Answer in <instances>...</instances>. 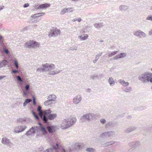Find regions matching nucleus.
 <instances>
[{
  "label": "nucleus",
  "mask_w": 152,
  "mask_h": 152,
  "mask_svg": "<svg viewBox=\"0 0 152 152\" xmlns=\"http://www.w3.org/2000/svg\"><path fill=\"white\" fill-rule=\"evenodd\" d=\"M139 79L143 83H148L150 82L152 83V73L146 72L139 75Z\"/></svg>",
  "instance_id": "obj_1"
},
{
  "label": "nucleus",
  "mask_w": 152,
  "mask_h": 152,
  "mask_svg": "<svg viewBox=\"0 0 152 152\" xmlns=\"http://www.w3.org/2000/svg\"><path fill=\"white\" fill-rule=\"evenodd\" d=\"M76 121V119L75 118H72L70 119H64L61 125V128L62 129H65L69 128L73 125Z\"/></svg>",
  "instance_id": "obj_2"
},
{
  "label": "nucleus",
  "mask_w": 152,
  "mask_h": 152,
  "mask_svg": "<svg viewBox=\"0 0 152 152\" xmlns=\"http://www.w3.org/2000/svg\"><path fill=\"white\" fill-rule=\"evenodd\" d=\"M41 130L42 133L45 134H47V132L43 126H41L39 128L38 126H33L26 133V135L27 136L31 135L32 134H34L36 132H38L39 130Z\"/></svg>",
  "instance_id": "obj_3"
},
{
  "label": "nucleus",
  "mask_w": 152,
  "mask_h": 152,
  "mask_svg": "<svg viewBox=\"0 0 152 152\" xmlns=\"http://www.w3.org/2000/svg\"><path fill=\"white\" fill-rule=\"evenodd\" d=\"M45 66H46V72H49V74L50 75H54L61 72L62 70H59L58 71H54L55 69L54 64H48L46 63L45 64Z\"/></svg>",
  "instance_id": "obj_4"
},
{
  "label": "nucleus",
  "mask_w": 152,
  "mask_h": 152,
  "mask_svg": "<svg viewBox=\"0 0 152 152\" xmlns=\"http://www.w3.org/2000/svg\"><path fill=\"white\" fill-rule=\"evenodd\" d=\"M25 46L27 48H33L39 47V44L37 42L32 40L26 42L25 43Z\"/></svg>",
  "instance_id": "obj_5"
},
{
  "label": "nucleus",
  "mask_w": 152,
  "mask_h": 152,
  "mask_svg": "<svg viewBox=\"0 0 152 152\" xmlns=\"http://www.w3.org/2000/svg\"><path fill=\"white\" fill-rule=\"evenodd\" d=\"M57 116V115L55 113H50L47 117L45 116H41V118L43 122L45 124L48 123V120H51L54 119Z\"/></svg>",
  "instance_id": "obj_6"
},
{
  "label": "nucleus",
  "mask_w": 152,
  "mask_h": 152,
  "mask_svg": "<svg viewBox=\"0 0 152 152\" xmlns=\"http://www.w3.org/2000/svg\"><path fill=\"white\" fill-rule=\"evenodd\" d=\"M94 114L93 113H88L82 115L80 118V121L84 122L86 121H90L92 119L94 116Z\"/></svg>",
  "instance_id": "obj_7"
},
{
  "label": "nucleus",
  "mask_w": 152,
  "mask_h": 152,
  "mask_svg": "<svg viewBox=\"0 0 152 152\" xmlns=\"http://www.w3.org/2000/svg\"><path fill=\"white\" fill-rule=\"evenodd\" d=\"M60 33V30L58 29L57 28H53L50 30L48 34L49 37H55L57 36Z\"/></svg>",
  "instance_id": "obj_8"
},
{
  "label": "nucleus",
  "mask_w": 152,
  "mask_h": 152,
  "mask_svg": "<svg viewBox=\"0 0 152 152\" xmlns=\"http://www.w3.org/2000/svg\"><path fill=\"white\" fill-rule=\"evenodd\" d=\"M50 6V4L45 3L41 4H38L35 5L34 7L35 9L39 10H43L46 9Z\"/></svg>",
  "instance_id": "obj_9"
},
{
  "label": "nucleus",
  "mask_w": 152,
  "mask_h": 152,
  "mask_svg": "<svg viewBox=\"0 0 152 152\" xmlns=\"http://www.w3.org/2000/svg\"><path fill=\"white\" fill-rule=\"evenodd\" d=\"M115 134V132L113 131H110L104 132L102 133L100 137L102 138H106L107 137L113 136Z\"/></svg>",
  "instance_id": "obj_10"
},
{
  "label": "nucleus",
  "mask_w": 152,
  "mask_h": 152,
  "mask_svg": "<svg viewBox=\"0 0 152 152\" xmlns=\"http://www.w3.org/2000/svg\"><path fill=\"white\" fill-rule=\"evenodd\" d=\"M26 126H17L14 129V132L16 133L21 132L23 131L26 128Z\"/></svg>",
  "instance_id": "obj_11"
},
{
  "label": "nucleus",
  "mask_w": 152,
  "mask_h": 152,
  "mask_svg": "<svg viewBox=\"0 0 152 152\" xmlns=\"http://www.w3.org/2000/svg\"><path fill=\"white\" fill-rule=\"evenodd\" d=\"M134 35L140 37H145L146 36V34L141 30H138L137 31H134L133 32Z\"/></svg>",
  "instance_id": "obj_12"
},
{
  "label": "nucleus",
  "mask_w": 152,
  "mask_h": 152,
  "mask_svg": "<svg viewBox=\"0 0 152 152\" xmlns=\"http://www.w3.org/2000/svg\"><path fill=\"white\" fill-rule=\"evenodd\" d=\"M82 99L80 96L78 95L73 98V103L77 104L79 103L81 100Z\"/></svg>",
  "instance_id": "obj_13"
},
{
  "label": "nucleus",
  "mask_w": 152,
  "mask_h": 152,
  "mask_svg": "<svg viewBox=\"0 0 152 152\" xmlns=\"http://www.w3.org/2000/svg\"><path fill=\"white\" fill-rule=\"evenodd\" d=\"M9 64V62L6 59L0 61V69L4 67L6 65H8Z\"/></svg>",
  "instance_id": "obj_14"
},
{
  "label": "nucleus",
  "mask_w": 152,
  "mask_h": 152,
  "mask_svg": "<svg viewBox=\"0 0 152 152\" xmlns=\"http://www.w3.org/2000/svg\"><path fill=\"white\" fill-rule=\"evenodd\" d=\"M56 126H48L47 129L49 133L50 134H53L56 131Z\"/></svg>",
  "instance_id": "obj_15"
},
{
  "label": "nucleus",
  "mask_w": 152,
  "mask_h": 152,
  "mask_svg": "<svg viewBox=\"0 0 152 152\" xmlns=\"http://www.w3.org/2000/svg\"><path fill=\"white\" fill-rule=\"evenodd\" d=\"M1 142L3 144L8 145L10 143V140L7 138L4 137L2 139Z\"/></svg>",
  "instance_id": "obj_16"
},
{
  "label": "nucleus",
  "mask_w": 152,
  "mask_h": 152,
  "mask_svg": "<svg viewBox=\"0 0 152 152\" xmlns=\"http://www.w3.org/2000/svg\"><path fill=\"white\" fill-rule=\"evenodd\" d=\"M28 119V118L26 117H24L23 118H20L17 120V122L23 124L24 123L26 122V121H27Z\"/></svg>",
  "instance_id": "obj_17"
},
{
  "label": "nucleus",
  "mask_w": 152,
  "mask_h": 152,
  "mask_svg": "<svg viewBox=\"0 0 152 152\" xmlns=\"http://www.w3.org/2000/svg\"><path fill=\"white\" fill-rule=\"evenodd\" d=\"M45 65V64H42V67L38 68L37 69V71L40 72H46L45 69L46 68V66H45V65Z\"/></svg>",
  "instance_id": "obj_18"
},
{
  "label": "nucleus",
  "mask_w": 152,
  "mask_h": 152,
  "mask_svg": "<svg viewBox=\"0 0 152 152\" xmlns=\"http://www.w3.org/2000/svg\"><path fill=\"white\" fill-rule=\"evenodd\" d=\"M45 13L43 12L38 13H36L33 15L32 17V18L34 19V20H36L37 18H38L39 17H40L42 15H44Z\"/></svg>",
  "instance_id": "obj_19"
},
{
  "label": "nucleus",
  "mask_w": 152,
  "mask_h": 152,
  "mask_svg": "<svg viewBox=\"0 0 152 152\" xmlns=\"http://www.w3.org/2000/svg\"><path fill=\"white\" fill-rule=\"evenodd\" d=\"M45 13L43 12L38 13H36L33 15L32 17V18L34 19V20H36L37 18H38L39 17H40L42 15H44Z\"/></svg>",
  "instance_id": "obj_20"
},
{
  "label": "nucleus",
  "mask_w": 152,
  "mask_h": 152,
  "mask_svg": "<svg viewBox=\"0 0 152 152\" xmlns=\"http://www.w3.org/2000/svg\"><path fill=\"white\" fill-rule=\"evenodd\" d=\"M56 96L55 94H51L48 96L47 99H50L52 102H54L56 99Z\"/></svg>",
  "instance_id": "obj_21"
},
{
  "label": "nucleus",
  "mask_w": 152,
  "mask_h": 152,
  "mask_svg": "<svg viewBox=\"0 0 152 152\" xmlns=\"http://www.w3.org/2000/svg\"><path fill=\"white\" fill-rule=\"evenodd\" d=\"M83 144L80 143H76L75 145V149H78L79 150L83 148Z\"/></svg>",
  "instance_id": "obj_22"
},
{
  "label": "nucleus",
  "mask_w": 152,
  "mask_h": 152,
  "mask_svg": "<svg viewBox=\"0 0 152 152\" xmlns=\"http://www.w3.org/2000/svg\"><path fill=\"white\" fill-rule=\"evenodd\" d=\"M104 26L103 23H95L94 24V27L98 29H99L102 27Z\"/></svg>",
  "instance_id": "obj_23"
},
{
  "label": "nucleus",
  "mask_w": 152,
  "mask_h": 152,
  "mask_svg": "<svg viewBox=\"0 0 152 152\" xmlns=\"http://www.w3.org/2000/svg\"><path fill=\"white\" fill-rule=\"evenodd\" d=\"M140 145V142H131L129 144L130 146L134 147H136Z\"/></svg>",
  "instance_id": "obj_24"
},
{
  "label": "nucleus",
  "mask_w": 152,
  "mask_h": 152,
  "mask_svg": "<svg viewBox=\"0 0 152 152\" xmlns=\"http://www.w3.org/2000/svg\"><path fill=\"white\" fill-rule=\"evenodd\" d=\"M114 125V122L113 121H109L106 124L105 127H108L109 126L113 127Z\"/></svg>",
  "instance_id": "obj_25"
},
{
  "label": "nucleus",
  "mask_w": 152,
  "mask_h": 152,
  "mask_svg": "<svg viewBox=\"0 0 152 152\" xmlns=\"http://www.w3.org/2000/svg\"><path fill=\"white\" fill-rule=\"evenodd\" d=\"M51 113V111L50 109L44 110H43V113L44 114L43 116H45L46 117H47Z\"/></svg>",
  "instance_id": "obj_26"
},
{
  "label": "nucleus",
  "mask_w": 152,
  "mask_h": 152,
  "mask_svg": "<svg viewBox=\"0 0 152 152\" xmlns=\"http://www.w3.org/2000/svg\"><path fill=\"white\" fill-rule=\"evenodd\" d=\"M88 37L87 34H83L78 36V38H80L81 40H84L87 39Z\"/></svg>",
  "instance_id": "obj_27"
},
{
  "label": "nucleus",
  "mask_w": 152,
  "mask_h": 152,
  "mask_svg": "<svg viewBox=\"0 0 152 152\" xmlns=\"http://www.w3.org/2000/svg\"><path fill=\"white\" fill-rule=\"evenodd\" d=\"M108 82L109 83L110 86H113L114 85L115 83L112 77H109L108 80Z\"/></svg>",
  "instance_id": "obj_28"
},
{
  "label": "nucleus",
  "mask_w": 152,
  "mask_h": 152,
  "mask_svg": "<svg viewBox=\"0 0 152 152\" xmlns=\"http://www.w3.org/2000/svg\"><path fill=\"white\" fill-rule=\"evenodd\" d=\"M136 127H132L127 129L125 131L126 132H130L132 131L135 130L136 129Z\"/></svg>",
  "instance_id": "obj_29"
},
{
  "label": "nucleus",
  "mask_w": 152,
  "mask_h": 152,
  "mask_svg": "<svg viewBox=\"0 0 152 152\" xmlns=\"http://www.w3.org/2000/svg\"><path fill=\"white\" fill-rule=\"evenodd\" d=\"M124 57V53H121L120 54H118L117 55L115 56L114 59L117 60L118 58H122Z\"/></svg>",
  "instance_id": "obj_30"
},
{
  "label": "nucleus",
  "mask_w": 152,
  "mask_h": 152,
  "mask_svg": "<svg viewBox=\"0 0 152 152\" xmlns=\"http://www.w3.org/2000/svg\"><path fill=\"white\" fill-rule=\"evenodd\" d=\"M31 101V100L30 99H26L25 100L24 103H23V106H25L27 105V104L28 103H29Z\"/></svg>",
  "instance_id": "obj_31"
},
{
  "label": "nucleus",
  "mask_w": 152,
  "mask_h": 152,
  "mask_svg": "<svg viewBox=\"0 0 152 152\" xmlns=\"http://www.w3.org/2000/svg\"><path fill=\"white\" fill-rule=\"evenodd\" d=\"M53 102L50 99H48V100L44 102V104L45 105L48 106L51 104Z\"/></svg>",
  "instance_id": "obj_32"
},
{
  "label": "nucleus",
  "mask_w": 152,
  "mask_h": 152,
  "mask_svg": "<svg viewBox=\"0 0 152 152\" xmlns=\"http://www.w3.org/2000/svg\"><path fill=\"white\" fill-rule=\"evenodd\" d=\"M132 91V87H126L125 88H124V91L129 92H130Z\"/></svg>",
  "instance_id": "obj_33"
},
{
  "label": "nucleus",
  "mask_w": 152,
  "mask_h": 152,
  "mask_svg": "<svg viewBox=\"0 0 152 152\" xmlns=\"http://www.w3.org/2000/svg\"><path fill=\"white\" fill-rule=\"evenodd\" d=\"M31 112L32 113V114L33 116L34 117L35 119L37 120H38L39 119V117L38 116L36 115L35 113L34 112V111L33 110H32L31 111Z\"/></svg>",
  "instance_id": "obj_34"
},
{
  "label": "nucleus",
  "mask_w": 152,
  "mask_h": 152,
  "mask_svg": "<svg viewBox=\"0 0 152 152\" xmlns=\"http://www.w3.org/2000/svg\"><path fill=\"white\" fill-rule=\"evenodd\" d=\"M118 51H114L109 53L108 55L109 57H112L117 53Z\"/></svg>",
  "instance_id": "obj_35"
},
{
  "label": "nucleus",
  "mask_w": 152,
  "mask_h": 152,
  "mask_svg": "<svg viewBox=\"0 0 152 152\" xmlns=\"http://www.w3.org/2000/svg\"><path fill=\"white\" fill-rule=\"evenodd\" d=\"M86 151L88 152H94V149L93 148H88L86 149Z\"/></svg>",
  "instance_id": "obj_36"
},
{
  "label": "nucleus",
  "mask_w": 152,
  "mask_h": 152,
  "mask_svg": "<svg viewBox=\"0 0 152 152\" xmlns=\"http://www.w3.org/2000/svg\"><path fill=\"white\" fill-rule=\"evenodd\" d=\"M114 143V142L113 141H110V142H107L105 144V146H107L109 145H112Z\"/></svg>",
  "instance_id": "obj_37"
},
{
  "label": "nucleus",
  "mask_w": 152,
  "mask_h": 152,
  "mask_svg": "<svg viewBox=\"0 0 152 152\" xmlns=\"http://www.w3.org/2000/svg\"><path fill=\"white\" fill-rule=\"evenodd\" d=\"M65 8L66 12H72V8L71 7L66 8Z\"/></svg>",
  "instance_id": "obj_38"
},
{
  "label": "nucleus",
  "mask_w": 152,
  "mask_h": 152,
  "mask_svg": "<svg viewBox=\"0 0 152 152\" xmlns=\"http://www.w3.org/2000/svg\"><path fill=\"white\" fill-rule=\"evenodd\" d=\"M98 77V76L96 75H93L91 76V78L93 80H95Z\"/></svg>",
  "instance_id": "obj_39"
},
{
  "label": "nucleus",
  "mask_w": 152,
  "mask_h": 152,
  "mask_svg": "<svg viewBox=\"0 0 152 152\" xmlns=\"http://www.w3.org/2000/svg\"><path fill=\"white\" fill-rule=\"evenodd\" d=\"M51 147V148H52V150H53V151L54 150L56 151H58L59 150V149L57 148V146H56L55 145H52Z\"/></svg>",
  "instance_id": "obj_40"
},
{
  "label": "nucleus",
  "mask_w": 152,
  "mask_h": 152,
  "mask_svg": "<svg viewBox=\"0 0 152 152\" xmlns=\"http://www.w3.org/2000/svg\"><path fill=\"white\" fill-rule=\"evenodd\" d=\"M52 149L51 148H50L44 151L43 152H54V151L52 150Z\"/></svg>",
  "instance_id": "obj_41"
},
{
  "label": "nucleus",
  "mask_w": 152,
  "mask_h": 152,
  "mask_svg": "<svg viewBox=\"0 0 152 152\" xmlns=\"http://www.w3.org/2000/svg\"><path fill=\"white\" fill-rule=\"evenodd\" d=\"M29 93L28 91H23V97H26Z\"/></svg>",
  "instance_id": "obj_42"
},
{
  "label": "nucleus",
  "mask_w": 152,
  "mask_h": 152,
  "mask_svg": "<svg viewBox=\"0 0 152 152\" xmlns=\"http://www.w3.org/2000/svg\"><path fill=\"white\" fill-rule=\"evenodd\" d=\"M29 28V27H26L21 29V31L24 32V31H27Z\"/></svg>",
  "instance_id": "obj_43"
},
{
  "label": "nucleus",
  "mask_w": 152,
  "mask_h": 152,
  "mask_svg": "<svg viewBox=\"0 0 152 152\" xmlns=\"http://www.w3.org/2000/svg\"><path fill=\"white\" fill-rule=\"evenodd\" d=\"M100 122L102 124H104L106 123V121L105 119H102L100 120Z\"/></svg>",
  "instance_id": "obj_44"
},
{
  "label": "nucleus",
  "mask_w": 152,
  "mask_h": 152,
  "mask_svg": "<svg viewBox=\"0 0 152 152\" xmlns=\"http://www.w3.org/2000/svg\"><path fill=\"white\" fill-rule=\"evenodd\" d=\"M99 59V57H98V55H96L95 57V59L93 61V62L94 63H95L97 61L98 59Z\"/></svg>",
  "instance_id": "obj_45"
},
{
  "label": "nucleus",
  "mask_w": 152,
  "mask_h": 152,
  "mask_svg": "<svg viewBox=\"0 0 152 152\" xmlns=\"http://www.w3.org/2000/svg\"><path fill=\"white\" fill-rule=\"evenodd\" d=\"M146 20L152 21V15L148 16L146 18Z\"/></svg>",
  "instance_id": "obj_46"
},
{
  "label": "nucleus",
  "mask_w": 152,
  "mask_h": 152,
  "mask_svg": "<svg viewBox=\"0 0 152 152\" xmlns=\"http://www.w3.org/2000/svg\"><path fill=\"white\" fill-rule=\"evenodd\" d=\"M139 107L140 108H139V110H143L146 108V107L145 106H142Z\"/></svg>",
  "instance_id": "obj_47"
},
{
  "label": "nucleus",
  "mask_w": 152,
  "mask_h": 152,
  "mask_svg": "<svg viewBox=\"0 0 152 152\" xmlns=\"http://www.w3.org/2000/svg\"><path fill=\"white\" fill-rule=\"evenodd\" d=\"M30 87V85L28 84H27L25 86V88H26V91H28V90L29 88Z\"/></svg>",
  "instance_id": "obj_48"
},
{
  "label": "nucleus",
  "mask_w": 152,
  "mask_h": 152,
  "mask_svg": "<svg viewBox=\"0 0 152 152\" xmlns=\"http://www.w3.org/2000/svg\"><path fill=\"white\" fill-rule=\"evenodd\" d=\"M77 47L76 46H75L74 47L70 48H69V50H77Z\"/></svg>",
  "instance_id": "obj_49"
},
{
  "label": "nucleus",
  "mask_w": 152,
  "mask_h": 152,
  "mask_svg": "<svg viewBox=\"0 0 152 152\" xmlns=\"http://www.w3.org/2000/svg\"><path fill=\"white\" fill-rule=\"evenodd\" d=\"M17 80L19 81L23 82V80L22 79L20 78V76L19 75H18L17 77Z\"/></svg>",
  "instance_id": "obj_50"
},
{
  "label": "nucleus",
  "mask_w": 152,
  "mask_h": 152,
  "mask_svg": "<svg viewBox=\"0 0 152 152\" xmlns=\"http://www.w3.org/2000/svg\"><path fill=\"white\" fill-rule=\"evenodd\" d=\"M15 64V66L16 68H18L19 67V66L18 65V62L16 60H15L14 61Z\"/></svg>",
  "instance_id": "obj_51"
},
{
  "label": "nucleus",
  "mask_w": 152,
  "mask_h": 152,
  "mask_svg": "<svg viewBox=\"0 0 152 152\" xmlns=\"http://www.w3.org/2000/svg\"><path fill=\"white\" fill-rule=\"evenodd\" d=\"M29 6V4L28 3H26L25 4L23 5V7L24 8H26L27 7H28Z\"/></svg>",
  "instance_id": "obj_52"
},
{
  "label": "nucleus",
  "mask_w": 152,
  "mask_h": 152,
  "mask_svg": "<svg viewBox=\"0 0 152 152\" xmlns=\"http://www.w3.org/2000/svg\"><path fill=\"white\" fill-rule=\"evenodd\" d=\"M118 82L122 85L124 84V80H121L120 79L118 80Z\"/></svg>",
  "instance_id": "obj_53"
},
{
  "label": "nucleus",
  "mask_w": 152,
  "mask_h": 152,
  "mask_svg": "<svg viewBox=\"0 0 152 152\" xmlns=\"http://www.w3.org/2000/svg\"><path fill=\"white\" fill-rule=\"evenodd\" d=\"M3 50L7 54H9V52L8 50L7 49L5 48V49H3Z\"/></svg>",
  "instance_id": "obj_54"
},
{
  "label": "nucleus",
  "mask_w": 152,
  "mask_h": 152,
  "mask_svg": "<svg viewBox=\"0 0 152 152\" xmlns=\"http://www.w3.org/2000/svg\"><path fill=\"white\" fill-rule=\"evenodd\" d=\"M129 83L128 82H125L124 81V87H126L127 86H128L129 85Z\"/></svg>",
  "instance_id": "obj_55"
},
{
  "label": "nucleus",
  "mask_w": 152,
  "mask_h": 152,
  "mask_svg": "<svg viewBox=\"0 0 152 152\" xmlns=\"http://www.w3.org/2000/svg\"><path fill=\"white\" fill-rule=\"evenodd\" d=\"M18 72V71L16 70H13L12 71L11 73H12L15 74Z\"/></svg>",
  "instance_id": "obj_56"
},
{
  "label": "nucleus",
  "mask_w": 152,
  "mask_h": 152,
  "mask_svg": "<svg viewBox=\"0 0 152 152\" xmlns=\"http://www.w3.org/2000/svg\"><path fill=\"white\" fill-rule=\"evenodd\" d=\"M61 12L63 14H64L65 12H66V11H65V8L63 9H62L61 11Z\"/></svg>",
  "instance_id": "obj_57"
},
{
  "label": "nucleus",
  "mask_w": 152,
  "mask_h": 152,
  "mask_svg": "<svg viewBox=\"0 0 152 152\" xmlns=\"http://www.w3.org/2000/svg\"><path fill=\"white\" fill-rule=\"evenodd\" d=\"M41 106H39L37 108V111H39L42 110H41Z\"/></svg>",
  "instance_id": "obj_58"
},
{
  "label": "nucleus",
  "mask_w": 152,
  "mask_h": 152,
  "mask_svg": "<svg viewBox=\"0 0 152 152\" xmlns=\"http://www.w3.org/2000/svg\"><path fill=\"white\" fill-rule=\"evenodd\" d=\"M55 146H57V148L59 149H60V147H59V144L58 143H56V145Z\"/></svg>",
  "instance_id": "obj_59"
},
{
  "label": "nucleus",
  "mask_w": 152,
  "mask_h": 152,
  "mask_svg": "<svg viewBox=\"0 0 152 152\" xmlns=\"http://www.w3.org/2000/svg\"><path fill=\"white\" fill-rule=\"evenodd\" d=\"M123 8H124V6L123 5H121L120 6V7H119V9L121 10H124Z\"/></svg>",
  "instance_id": "obj_60"
},
{
  "label": "nucleus",
  "mask_w": 152,
  "mask_h": 152,
  "mask_svg": "<svg viewBox=\"0 0 152 152\" xmlns=\"http://www.w3.org/2000/svg\"><path fill=\"white\" fill-rule=\"evenodd\" d=\"M33 104L34 106H36L37 105V102L36 100L33 101Z\"/></svg>",
  "instance_id": "obj_61"
},
{
  "label": "nucleus",
  "mask_w": 152,
  "mask_h": 152,
  "mask_svg": "<svg viewBox=\"0 0 152 152\" xmlns=\"http://www.w3.org/2000/svg\"><path fill=\"white\" fill-rule=\"evenodd\" d=\"M6 77L5 76L0 75V80Z\"/></svg>",
  "instance_id": "obj_62"
},
{
  "label": "nucleus",
  "mask_w": 152,
  "mask_h": 152,
  "mask_svg": "<svg viewBox=\"0 0 152 152\" xmlns=\"http://www.w3.org/2000/svg\"><path fill=\"white\" fill-rule=\"evenodd\" d=\"M143 130L145 131V132H147L149 130V129H148L147 128H146V127H145V128H143Z\"/></svg>",
  "instance_id": "obj_63"
},
{
  "label": "nucleus",
  "mask_w": 152,
  "mask_h": 152,
  "mask_svg": "<svg viewBox=\"0 0 152 152\" xmlns=\"http://www.w3.org/2000/svg\"><path fill=\"white\" fill-rule=\"evenodd\" d=\"M149 34L150 35H152V29H151L150 31H149Z\"/></svg>",
  "instance_id": "obj_64"
}]
</instances>
